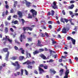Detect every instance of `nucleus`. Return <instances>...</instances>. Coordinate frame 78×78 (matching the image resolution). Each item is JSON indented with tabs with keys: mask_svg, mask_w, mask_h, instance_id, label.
<instances>
[{
	"mask_svg": "<svg viewBox=\"0 0 78 78\" xmlns=\"http://www.w3.org/2000/svg\"><path fill=\"white\" fill-rule=\"evenodd\" d=\"M12 64L14 66H16L15 69V71L19 70L21 67V66L19 64V62L18 61L15 62V63H12Z\"/></svg>",
	"mask_w": 78,
	"mask_h": 78,
	"instance_id": "1",
	"label": "nucleus"
},
{
	"mask_svg": "<svg viewBox=\"0 0 78 78\" xmlns=\"http://www.w3.org/2000/svg\"><path fill=\"white\" fill-rule=\"evenodd\" d=\"M44 65L43 64H41L39 65V66L38 67V69L39 70V74H42L43 73V72H44V70L43 69H42L41 67H44Z\"/></svg>",
	"mask_w": 78,
	"mask_h": 78,
	"instance_id": "2",
	"label": "nucleus"
},
{
	"mask_svg": "<svg viewBox=\"0 0 78 78\" xmlns=\"http://www.w3.org/2000/svg\"><path fill=\"white\" fill-rule=\"evenodd\" d=\"M30 12L32 14V16L33 17H35L37 16V11L33 9H31L30 10Z\"/></svg>",
	"mask_w": 78,
	"mask_h": 78,
	"instance_id": "3",
	"label": "nucleus"
},
{
	"mask_svg": "<svg viewBox=\"0 0 78 78\" xmlns=\"http://www.w3.org/2000/svg\"><path fill=\"white\" fill-rule=\"evenodd\" d=\"M52 8L54 9H56L57 8H58V6L56 5V2L54 1L53 2V4H51Z\"/></svg>",
	"mask_w": 78,
	"mask_h": 78,
	"instance_id": "4",
	"label": "nucleus"
},
{
	"mask_svg": "<svg viewBox=\"0 0 78 78\" xmlns=\"http://www.w3.org/2000/svg\"><path fill=\"white\" fill-rule=\"evenodd\" d=\"M22 14V12L21 11H19L17 12V14L19 16V17H20V18H22L23 16Z\"/></svg>",
	"mask_w": 78,
	"mask_h": 78,
	"instance_id": "5",
	"label": "nucleus"
},
{
	"mask_svg": "<svg viewBox=\"0 0 78 78\" xmlns=\"http://www.w3.org/2000/svg\"><path fill=\"white\" fill-rule=\"evenodd\" d=\"M49 71L51 73H53V74H55L56 73V72L55 71V69H49Z\"/></svg>",
	"mask_w": 78,
	"mask_h": 78,
	"instance_id": "6",
	"label": "nucleus"
},
{
	"mask_svg": "<svg viewBox=\"0 0 78 78\" xmlns=\"http://www.w3.org/2000/svg\"><path fill=\"white\" fill-rule=\"evenodd\" d=\"M37 42L38 43L37 44V46H38V47H42V46H43L42 44H41V42L40 40H38L37 41Z\"/></svg>",
	"mask_w": 78,
	"mask_h": 78,
	"instance_id": "7",
	"label": "nucleus"
},
{
	"mask_svg": "<svg viewBox=\"0 0 78 78\" xmlns=\"http://www.w3.org/2000/svg\"><path fill=\"white\" fill-rule=\"evenodd\" d=\"M40 56L43 59H47V58H46V56L44 55L43 54L40 55Z\"/></svg>",
	"mask_w": 78,
	"mask_h": 78,
	"instance_id": "8",
	"label": "nucleus"
},
{
	"mask_svg": "<svg viewBox=\"0 0 78 78\" xmlns=\"http://www.w3.org/2000/svg\"><path fill=\"white\" fill-rule=\"evenodd\" d=\"M25 1L26 2V5L27 6V7H30V6H31V3L27 2V1L26 0H25Z\"/></svg>",
	"mask_w": 78,
	"mask_h": 78,
	"instance_id": "9",
	"label": "nucleus"
},
{
	"mask_svg": "<svg viewBox=\"0 0 78 78\" xmlns=\"http://www.w3.org/2000/svg\"><path fill=\"white\" fill-rule=\"evenodd\" d=\"M2 50L4 52H7V53H8V52H9H9L8 51V48H5L3 49Z\"/></svg>",
	"mask_w": 78,
	"mask_h": 78,
	"instance_id": "10",
	"label": "nucleus"
},
{
	"mask_svg": "<svg viewBox=\"0 0 78 78\" xmlns=\"http://www.w3.org/2000/svg\"><path fill=\"white\" fill-rule=\"evenodd\" d=\"M23 28H25L26 29V30H30V31H32V30H33V29H32V28H31V27H24Z\"/></svg>",
	"mask_w": 78,
	"mask_h": 78,
	"instance_id": "11",
	"label": "nucleus"
},
{
	"mask_svg": "<svg viewBox=\"0 0 78 78\" xmlns=\"http://www.w3.org/2000/svg\"><path fill=\"white\" fill-rule=\"evenodd\" d=\"M24 64H27V65H29L31 64V62H30L29 60L27 61V62H26L24 63Z\"/></svg>",
	"mask_w": 78,
	"mask_h": 78,
	"instance_id": "12",
	"label": "nucleus"
},
{
	"mask_svg": "<svg viewBox=\"0 0 78 78\" xmlns=\"http://www.w3.org/2000/svg\"><path fill=\"white\" fill-rule=\"evenodd\" d=\"M9 52H8V53L6 54V55L5 56V60L6 61H8V57H9Z\"/></svg>",
	"mask_w": 78,
	"mask_h": 78,
	"instance_id": "13",
	"label": "nucleus"
},
{
	"mask_svg": "<svg viewBox=\"0 0 78 78\" xmlns=\"http://www.w3.org/2000/svg\"><path fill=\"white\" fill-rule=\"evenodd\" d=\"M5 38H3V39L2 40V41H5V40H7V41L9 39V37H8V36H7L6 35L5 36Z\"/></svg>",
	"mask_w": 78,
	"mask_h": 78,
	"instance_id": "14",
	"label": "nucleus"
},
{
	"mask_svg": "<svg viewBox=\"0 0 78 78\" xmlns=\"http://www.w3.org/2000/svg\"><path fill=\"white\" fill-rule=\"evenodd\" d=\"M38 53H39L38 51L36 50L35 51L33 52V54H34V55H37V54H38Z\"/></svg>",
	"mask_w": 78,
	"mask_h": 78,
	"instance_id": "15",
	"label": "nucleus"
},
{
	"mask_svg": "<svg viewBox=\"0 0 78 78\" xmlns=\"http://www.w3.org/2000/svg\"><path fill=\"white\" fill-rule=\"evenodd\" d=\"M71 41L72 42V43L73 45H75V42H76V40L74 39H73V38H71Z\"/></svg>",
	"mask_w": 78,
	"mask_h": 78,
	"instance_id": "16",
	"label": "nucleus"
},
{
	"mask_svg": "<svg viewBox=\"0 0 78 78\" xmlns=\"http://www.w3.org/2000/svg\"><path fill=\"white\" fill-rule=\"evenodd\" d=\"M24 59V56H20L19 58V59L20 61H22Z\"/></svg>",
	"mask_w": 78,
	"mask_h": 78,
	"instance_id": "17",
	"label": "nucleus"
},
{
	"mask_svg": "<svg viewBox=\"0 0 78 78\" xmlns=\"http://www.w3.org/2000/svg\"><path fill=\"white\" fill-rule=\"evenodd\" d=\"M62 33H64L66 34L67 33V31H66V28H63L62 30Z\"/></svg>",
	"mask_w": 78,
	"mask_h": 78,
	"instance_id": "18",
	"label": "nucleus"
},
{
	"mask_svg": "<svg viewBox=\"0 0 78 78\" xmlns=\"http://www.w3.org/2000/svg\"><path fill=\"white\" fill-rule=\"evenodd\" d=\"M59 72L60 73V75H62L63 74V72H64V69H62L59 71Z\"/></svg>",
	"mask_w": 78,
	"mask_h": 78,
	"instance_id": "19",
	"label": "nucleus"
},
{
	"mask_svg": "<svg viewBox=\"0 0 78 78\" xmlns=\"http://www.w3.org/2000/svg\"><path fill=\"white\" fill-rule=\"evenodd\" d=\"M51 41H52V43L53 44H56L57 42L56 41H55V39L53 38H51Z\"/></svg>",
	"mask_w": 78,
	"mask_h": 78,
	"instance_id": "20",
	"label": "nucleus"
},
{
	"mask_svg": "<svg viewBox=\"0 0 78 78\" xmlns=\"http://www.w3.org/2000/svg\"><path fill=\"white\" fill-rule=\"evenodd\" d=\"M13 6L15 8H16L17 5V1H14V2Z\"/></svg>",
	"mask_w": 78,
	"mask_h": 78,
	"instance_id": "21",
	"label": "nucleus"
},
{
	"mask_svg": "<svg viewBox=\"0 0 78 78\" xmlns=\"http://www.w3.org/2000/svg\"><path fill=\"white\" fill-rule=\"evenodd\" d=\"M74 7V5L72 4L71 5V6H69V9H73V7Z\"/></svg>",
	"mask_w": 78,
	"mask_h": 78,
	"instance_id": "22",
	"label": "nucleus"
},
{
	"mask_svg": "<svg viewBox=\"0 0 78 78\" xmlns=\"http://www.w3.org/2000/svg\"><path fill=\"white\" fill-rule=\"evenodd\" d=\"M18 21L17 20H15L14 21H12V23H14V24H17L18 23Z\"/></svg>",
	"mask_w": 78,
	"mask_h": 78,
	"instance_id": "23",
	"label": "nucleus"
},
{
	"mask_svg": "<svg viewBox=\"0 0 78 78\" xmlns=\"http://www.w3.org/2000/svg\"><path fill=\"white\" fill-rule=\"evenodd\" d=\"M28 16L27 17L28 19H32V18H33V16L31 15V14H30V13H29Z\"/></svg>",
	"mask_w": 78,
	"mask_h": 78,
	"instance_id": "24",
	"label": "nucleus"
},
{
	"mask_svg": "<svg viewBox=\"0 0 78 78\" xmlns=\"http://www.w3.org/2000/svg\"><path fill=\"white\" fill-rule=\"evenodd\" d=\"M64 18H62L60 20V21L61 22H62L63 23H65V22H64Z\"/></svg>",
	"mask_w": 78,
	"mask_h": 78,
	"instance_id": "25",
	"label": "nucleus"
},
{
	"mask_svg": "<svg viewBox=\"0 0 78 78\" xmlns=\"http://www.w3.org/2000/svg\"><path fill=\"white\" fill-rule=\"evenodd\" d=\"M23 69H21L20 70L21 72V76H22L23 75Z\"/></svg>",
	"mask_w": 78,
	"mask_h": 78,
	"instance_id": "26",
	"label": "nucleus"
},
{
	"mask_svg": "<svg viewBox=\"0 0 78 78\" xmlns=\"http://www.w3.org/2000/svg\"><path fill=\"white\" fill-rule=\"evenodd\" d=\"M11 59L12 60H16L17 59V56H13L12 58H11Z\"/></svg>",
	"mask_w": 78,
	"mask_h": 78,
	"instance_id": "27",
	"label": "nucleus"
},
{
	"mask_svg": "<svg viewBox=\"0 0 78 78\" xmlns=\"http://www.w3.org/2000/svg\"><path fill=\"white\" fill-rule=\"evenodd\" d=\"M69 70H66L65 72V74L66 75H68L69 73Z\"/></svg>",
	"mask_w": 78,
	"mask_h": 78,
	"instance_id": "28",
	"label": "nucleus"
},
{
	"mask_svg": "<svg viewBox=\"0 0 78 78\" xmlns=\"http://www.w3.org/2000/svg\"><path fill=\"white\" fill-rule=\"evenodd\" d=\"M44 51V49L43 48H40L39 49V51L38 52L39 53H41V52H42V51Z\"/></svg>",
	"mask_w": 78,
	"mask_h": 78,
	"instance_id": "29",
	"label": "nucleus"
},
{
	"mask_svg": "<svg viewBox=\"0 0 78 78\" xmlns=\"http://www.w3.org/2000/svg\"><path fill=\"white\" fill-rule=\"evenodd\" d=\"M5 33H7L8 32V27H5Z\"/></svg>",
	"mask_w": 78,
	"mask_h": 78,
	"instance_id": "30",
	"label": "nucleus"
},
{
	"mask_svg": "<svg viewBox=\"0 0 78 78\" xmlns=\"http://www.w3.org/2000/svg\"><path fill=\"white\" fill-rule=\"evenodd\" d=\"M51 16H53L55 14V11H54L53 10H51Z\"/></svg>",
	"mask_w": 78,
	"mask_h": 78,
	"instance_id": "31",
	"label": "nucleus"
},
{
	"mask_svg": "<svg viewBox=\"0 0 78 78\" xmlns=\"http://www.w3.org/2000/svg\"><path fill=\"white\" fill-rule=\"evenodd\" d=\"M28 41H30V42H31L32 41V38L29 37L27 38Z\"/></svg>",
	"mask_w": 78,
	"mask_h": 78,
	"instance_id": "32",
	"label": "nucleus"
},
{
	"mask_svg": "<svg viewBox=\"0 0 78 78\" xmlns=\"http://www.w3.org/2000/svg\"><path fill=\"white\" fill-rule=\"evenodd\" d=\"M27 68L28 69H33V66H30V65H28L27 66Z\"/></svg>",
	"mask_w": 78,
	"mask_h": 78,
	"instance_id": "33",
	"label": "nucleus"
},
{
	"mask_svg": "<svg viewBox=\"0 0 78 78\" xmlns=\"http://www.w3.org/2000/svg\"><path fill=\"white\" fill-rule=\"evenodd\" d=\"M34 73H35V74H36L37 75L38 74V72L37 71V70H35L34 71Z\"/></svg>",
	"mask_w": 78,
	"mask_h": 78,
	"instance_id": "34",
	"label": "nucleus"
},
{
	"mask_svg": "<svg viewBox=\"0 0 78 78\" xmlns=\"http://www.w3.org/2000/svg\"><path fill=\"white\" fill-rule=\"evenodd\" d=\"M23 30L24 31L23 33H24V34H26V33H27V31H26V30L25 28H23Z\"/></svg>",
	"mask_w": 78,
	"mask_h": 78,
	"instance_id": "35",
	"label": "nucleus"
},
{
	"mask_svg": "<svg viewBox=\"0 0 78 78\" xmlns=\"http://www.w3.org/2000/svg\"><path fill=\"white\" fill-rule=\"evenodd\" d=\"M21 21L22 24H24V23H25V21L23 19H21Z\"/></svg>",
	"mask_w": 78,
	"mask_h": 78,
	"instance_id": "36",
	"label": "nucleus"
},
{
	"mask_svg": "<svg viewBox=\"0 0 78 78\" xmlns=\"http://www.w3.org/2000/svg\"><path fill=\"white\" fill-rule=\"evenodd\" d=\"M49 51H50V54L51 55V54H52L51 53H52V52H53L54 53H55V51H52V50H50Z\"/></svg>",
	"mask_w": 78,
	"mask_h": 78,
	"instance_id": "37",
	"label": "nucleus"
},
{
	"mask_svg": "<svg viewBox=\"0 0 78 78\" xmlns=\"http://www.w3.org/2000/svg\"><path fill=\"white\" fill-rule=\"evenodd\" d=\"M5 24L6 25V26H8V25H9V23L7 22V21H6L5 22Z\"/></svg>",
	"mask_w": 78,
	"mask_h": 78,
	"instance_id": "38",
	"label": "nucleus"
},
{
	"mask_svg": "<svg viewBox=\"0 0 78 78\" xmlns=\"http://www.w3.org/2000/svg\"><path fill=\"white\" fill-rule=\"evenodd\" d=\"M15 43H17V44H19V45H20V43L17 40H15Z\"/></svg>",
	"mask_w": 78,
	"mask_h": 78,
	"instance_id": "39",
	"label": "nucleus"
},
{
	"mask_svg": "<svg viewBox=\"0 0 78 78\" xmlns=\"http://www.w3.org/2000/svg\"><path fill=\"white\" fill-rule=\"evenodd\" d=\"M7 41H9V42L10 43H12V40H11L9 38L8 39V40Z\"/></svg>",
	"mask_w": 78,
	"mask_h": 78,
	"instance_id": "40",
	"label": "nucleus"
},
{
	"mask_svg": "<svg viewBox=\"0 0 78 78\" xmlns=\"http://www.w3.org/2000/svg\"><path fill=\"white\" fill-rule=\"evenodd\" d=\"M45 35L47 37H50L49 35H48V34L47 33V32L45 33Z\"/></svg>",
	"mask_w": 78,
	"mask_h": 78,
	"instance_id": "41",
	"label": "nucleus"
},
{
	"mask_svg": "<svg viewBox=\"0 0 78 78\" xmlns=\"http://www.w3.org/2000/svg\"><path fill=\"white\" fill-rule=\"evenodd\" d=\"M67 39L68 40H70L71 39V41L72 40V37L70 36H68L67 37Z\"/></svg>",
	"mask_w": 78,
	"mask_h": 78,
	"instance_id": "42",
	"label": "nucleus"
},
{
	"mask_svg": "<svg viewBox=\"0 0 78 78\" xmlns=\"http://www.w3.org/2000/svg\"><path fill=\"white\" fill-rule=\"evenodd\" d=\"M11 19V16H9V18H8V20H10Z\"/></svg>",
	"mask_w": 78,
	"mask_h": 78,
	"instance_id": "43",
	"label": "nucleus"
},
{
	"mask_svg": "<svg viewBox=\"0 0 78 78\" xmlns=\"http://www.w3.org/2000/svg\"><path fill=\"white\" fill-rule=\"evenodd\" d=\"M64 20H65V22H66V23H67L69 21V20H67L66 18H64Z\"/></svg>",
	"mask_w": 78,
	"mask_h": 78,
	"instance_id": "44",
	"label": "nucleus"
},
{
	"mask_svg": "<svg viewBox=\"0 0 78 78\" xmlns=\"http://www.w3.org/2000/svg\"><path fill=\"white\" fill-rule=\"evenodd\" d=\"M13 18H16V19H17V15H15L13 16Z\"/></svg>",
	"mask_w": 78,
	"mask_h": 78,
	"instance_id": "45",
	"label": "nucleus"
},
{
	"mask_svg": "<svg viewBox=\"0 0 78 78\" xmlns=\"http://www.w3.org/2000/svg\"><path fill=\"white\" fill-rule=\"evenodd\" d=\"M13 12H14V10H13V9H12L10 10V13H13Z\"/></svg>",
	"mask_w": 78,
	"mask_h": 78,
	"instance_id": "46",
	"label": "nucleus"
},
{
	"mask_svg": "<svg viewBox=\"0 0 78 78\" xmlns=\"http://www.w3.org/2000/svg\"><path fill=\"white\" fill-rule=\"evenodd\" d=\"M43 67L44 69H48V66H44Z\"/></svg>",
	"mask_w": 78,
	"mask_h": 78,
	"instance_id": "47",
	"label": "nucleus"
},
{
	"mask_svg": "<svg viewBox=\"0 0 78 78\" xmlns=\"http://www.w3.org/2000/svg\"><path fill=\"white\" fill-rule=\"evenodd\" d=\"M62 13L63 15H66V12H65L64 10H63L62 11Z\"/></svg>",
	"mask_w": 78,
	"mask_h": 78,
	"instance_id": "48",
	"label": "nucleus"
},
{
	"mask_svg": "<svg viewBox=\"0 0 78 78\" xmlns=\"http://www.w3.org/2000/svg\"><path fill=\"white\" fill-rule=\"evenodd\" d=\"M26 73V75H28V71H27V70H25Z\"/></svg>",
	"mask_w": 78,
	"mask_h": 78,
	"instance_id": "49",
	"label": "nucleus"
},
{
	"mask_svg": "<svg viewBox=\"0 0 78 78\" xmlns=\"http://www.w3.org/2000/svg\"><path fill=\"white\" fill-rule=\"evenodd\" d=\"M10 31H12V32H14V30L12 28H10Z\"/></svg>",
	"mask_w": 78,
	"mask_h": 78,
	"instance_id": "50",
	"label": "nucleus"
},
{
	"mask_svg": "<svg viewBox=\"0 0 78 78\" xmlns=\"http://www.w3.org/2000/svg\"><path fill=\"white\" fill-rule=\"evenodd\" d=\"M14 48H15V50H18V47H17L16 46H15Z\"/></svg>",
	"mask_w": 78,
	"mask_h": 78,
	"instance_id": "51",
	"label": "nucleus"
},
{
	"mask_svg": "<svg viewBox=\"0 0 78 78\" xmlns=\"http://www.w3.org/2000/svg\"><path fill=\"white\" fill-rule=\"evenodd\" d=\"M48 23H49V24H52L53 23H52V21H48Z\"/></svg>",
	"mask_w": 78,
	"mask_h": 78,
	"instance_id": "52",
	"label": "nucleus"
},
{
	"mask_svg": "<svg viewBox=\"0 0 78 78\" xmlns=\"http://www.w3.org/2000/svg\"><path fill=\"white\" fill-rule=\"evenodd\" d=\"M21 53L22 54H24L25 53V50H23L21 51Z\"/></svg>",
	"mask_w": 78,
	"mask_h": 78,
	"instance_id": "53",
	"label": "nucleus"
},
{
	"mask_svg": "<svg viewBox=\"0 0 78 78\" xmlns=\"http://www.w3.org/2000/svg\"><path fill=\"white\" fill-rule=\"evenodd\" d=\"M69 12L70 15H72V14H73V12L72 11H70Z\"/></svg>",
	"mask_w": 78,
	"mask_h": 78,
	"instance_id": "54",
	"label": "nucleus"
},
{
	"mask_svg": "<svg viewBox=\"0 0 78 78\" xmlns=\"http://www.w3.org/2000/svg\"><path fill=\"white\" fill-rule=\"evenodd\" d=\"M75 59L76 60V61H78V58L77 57H75Z\"/></svg>",
	"mask_w": 78,
	"mask_h": 78,
	"instance_id": "55",
	"label": "nucleus"
},
{
	"mask_svg": "<svg viewBox=\"0 0 78 78\" xmlns=\"http://www.w3.org/2000/svg\"><path fill=\"white\" fill-rule=\"evenodd\" d=\"M20 40L21 42H22V40H23V38L20 37Z\"/></svg>",
	"mask_w": 78,
	"mask_h": 78,
	"instance_id": "56",
	"label": "nucleus"
},
{
	"mask_svg": "<svg viewBox=\"0 0 78 78\" xmlns=\"http://www.w3.org/2000/svg\"><path fill=\"white\" fill-rule=\"evenodd\" d=\"M53 61H54V60H53L52 59H51L49 60V62H53Z\"/></svg>",
	"mask_w": 78,
	"mask_h": 78,
	"instance_id": "57",
	"label": "nucleus"
},
{
	"mask_svg": "<svg viewBox=\"0 0 78 78\" xmlns=\"http://www.w3.org/2000/svg\"><path fill=\"white\" fill-rule=\"evenodd\" d=\"M77 29H78V27H75V28L74 29V30L76 31Z\"/></svg>",
	"mask_w": 78,
	"mask_h": 78,
	"instance_id": "58",
	"label": "nucleus"
},
{
	"mask_svg": "<svg viewBox=\"0 0 78 78\" xmlns=\"http://www.w3.org/2000/svg\"><path fill=\"white\" fill-rule=\"evenodd\" d=\"M5 12H3L2 16H3V17H5Z\"/></svg>",
	"mask_w": 78,
	"mask_h": 78,
	"instance_id": "59",
	"label": "nucleus"
},
{
	"mask_svg": "<svg viewBox=\"0 0 78 78\" xmlns=\"http://www.w3.org/2000/svg\"><path fill=\"white\" fill-rule=\"evenodd\" d=\"M70 3H75V1H71L70 2Z\"/></svg>",
	"mask_w": 78,
	"mask_h": 78,
	"instance_id": "60",
	"label": "nucleus"
},
{
	"mask_svg": "<svg viewBox=\"0 0 78 78\" xmlns=\"http://www.w3.org/2000/svg\"><path fill=\"white\" fill-rule=\"evenodd\" d=\"M64 78H68V75H65L64 76Z\"/></svg>",
	"mask_w": 78,
	"mask_h": 78,
	"instance_id": "61",
	"label": "nucleus"
},
{
	"mask_svg": "<svg viewBox=\"0 0 78 78\" xmlns=\"http://www.w3.org/2000/svg\"><path fill=\"white\" fill-rule=\"evenodd\" d=\"M58 38H61V36L60 35L58 34Z\"/></svg>",
	"mask_w": 78,
	"mask_h": 78,
	"instance_id": "62",
	"label": "nucleus"
},
{
	"mask_svg": "<svg viewBox=\"0 0 78 78\" xmlns=\"http://www.w3.org/2000/svg\"><path fill=\"white\" fill-rule=\"evenodd\" d=\"M2 66L3 67H5V66H6V65H5V63L2 64Z\"/></svg>",
	"mask_w": 78,
	"mask_h": 78,
	"instance_id": "63",
	"label": "nucleus"
},
{
	"mask_svg": "<svg viewBox=\"0 0 78 78\" xmlns=\"http://www.w3.org/2000/svg\"><path fill=\"white\" fill-rule=\"evenodd\" d=\"M16 73L17 74V75H20V72H17Z\"/></svg>",
	"mask_w": 78,
	"mask_h": 78,
	"instance_id": "64",
	"label": "nucleus"
}]
</instances>
